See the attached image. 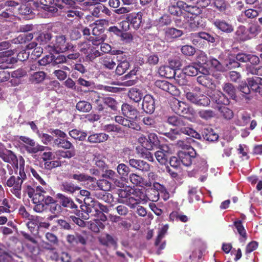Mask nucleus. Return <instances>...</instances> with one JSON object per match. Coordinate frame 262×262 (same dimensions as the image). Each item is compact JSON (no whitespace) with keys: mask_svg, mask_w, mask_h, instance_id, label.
<instances>
[{"mask_svg":"<svg viewBox=\"0 0 262 262\" xmlns=\"http://www.w3.org/2000/svg\"><path fill=\"white\" fill-rule=\"evenodd\" d=\"M186 74L182 71L179 74H177L175 70H173V77L177 83L180 85H185L187 83V80L186 78Z\"/></svg>","mask_w":262,"mask_h":262,"instance_id":"nucleus-49","label":"nucleus"},{"mask_svg":"<svg viewBox=\"0 0 262 262\" xmlns=\"http://www.w3.org/2000/svg\"><path fill=\"white\" fill-rule=\"evenodd\" d=\"M7 168L8 171L4 168H0V180L3 184H5L7 180V179L9 178V176L13 174V170L9 165H7Z\"/></svg>","mask_w":262,"mask_h":262,"instance_id":"nucleus-47","label":"nucleus"},{"mask_svg":"<svg viewBox=\"0 0 262 262\" xmlns=\"http://www.w3.org/2000/svg\"><path fill=\"white\" fill-rule=\"evenodd\" d=\"M169 219L171 221H180L183 223H186L188 221V218L186 215L180 214L178 211H172L170 213Z\"/></svg>","mask_w":262,"mask_h":262,"instance_id":"nucleus-53","label":"nucleus"},{"mask_svg":"<svg viewBox=\"0 0 262 262\" xmlns=\"http://www.w3.org/2000/svg\"><path fill=\"white\" fill-rule=\"evenodd\" d=\"M174 129L176 133L180 135L185 134L196 139L201 138L200 135L190 126L187 119L185 117L182 119L178 127Z\"/></svg>","mask_w":262,"mask_h":262,"instance_id":"nucleus-7","label":"nucleus"},{"mask_svg":"<svg viewBox=\"0 0 262 262\" xmlns=\"http://www.w3.org/2000/svg\"><path fill=\"white\" fill-rule=\"evenodd\" d=\"M178 156L182 164L187 167L190 166L195 159L196 152L195 150L190 151H179Z\"/></svg>","mask_w":262,"mask_h":262,"instance_id":"nucleus-13","label":"nucleus"},{"mask_svg":"<svg viewBox=\"0 0 262 262\" xmlns=\"http://www.w3.org/2000/svg\"><path fill=\"white\" fill-rule=\"evenodd\" d=\"M213 101L217 104L228 105L230 103L229 98L220 91H214L211 96Z\"/></svg>","mask_w":262,"mask_h":262,"instance_id":"nucleus-26","label":"nucleus"},{"mask_svg":"<svg viewBox=\"0 0 262 262\" xmlns=\"http://www.w3.org/2000/svg\"><path fill=\"white\" fill-rule=\"evenodd\" d=\"M108 137V135L105 133H94L88 137V141L91 143H99L106 141Z\"/></svg>","mask_w":262,"mask_h":262,"instance_id":"nucleus-29","label":"nucleus"},{"mask_svg":"<svg viewBox=\"0 0 262 262\" xmlns=\"http://www.w3.org/2000/svg\"><path fill=\"white\" fill-rule=\"evenodd\" d=\"M157 149H159L155 152V156L159 163L165 165L168 162L169 157V147L166 145H162Z\"/></svg>","mask_w":262,"mask_h":262,"instance_id":"nucleus-12","label":"nucleus"},{"mask_svg":"<svg viewBox=\"0 0 262 262\" xmlns=\"http://www.w3.org/2000/svg\"><path fill=\"white\" fill-rule=\"evenodd\" d=\"M56 196L59 200V204L63 208H65L67 211L74 214L77 216H80L82 213L79 209L78 205L75 203L71 198L62 193H57Z\"/></svg>","mask_w":262,"mask_h":262,"instance_id":"nucleus-4","label":"nucleus"},{"mask_svg":"<svg viewBox=\"0 0 262 262\" xmlns=\"http://www.w3.org/2000/svg\"><path fill=\"white\" fill-rule=\"evenodd\" d=\"M63 164V161H59L58 159L54 161H48L44 163L45 168L47 170H51L52 169L61 167Z\"/></svg>","mask_w":262,"mask_h":262,"instance_id":"nucleus-58","label":"nucleus"},{"mask_svg":"<svg viewBox=\"0 0 262 262\" xmlns=\"http://www.w3.org/2000/svg\"><path fill=\"white\" fill-rule=\"evenodd\" d=\"M212 5L217 10L222 12L227 8L228 3L226 0H212Z\"/></svg>","mask_w":262,"mask_h":262,"instance_id":"nucleus-52","label":"nucleus"},{"mask_svg":"<svg viewBox=\"0 0 262 262\" xmlns=\"http://www.w3.org/2000/svg\"><path fill=\"white\" fill-rule=\"evenodd\" d=\"M198 116L202 119L209 120L215 116L214 112L211 110H201L198 113Z\"/></svg>","mask_w":262,"mask_h":262,"instance_id":"nucleus-51","label":"nucleus"},{"mask_svg":"<svg viewBox=\"0 0 262 262\" xmlns=\"http://www.w3.org/2000/svg\"><path fill=\"white\" fill-rule=\"evenodd\" d=\"M247 29L250 39L255 37L260 32V26L257 24H252L250 25Z\"/></svg>","mask_w":262,"mask_h":262,"instance_id":"nucleus-59","label":"nucleus"},{"mask_svg":"<svg viewBox=\"0 0 262 262\" xmlns=\"http://www.w3.org/2000/svg\"><path fill=\"white\" fill-rule=\"evenodd\" d=\"M105 35H99L90 36L88 40L92 42V43L94 46H98L100 45L105 39Z\"/></svg>","mask_w":262,"mask_h":262,"instance_id":"nucleus-62","label":"nucleus"},{"mask_svg":"<svg viewBox=\"0 0 262 262\" xmlns=\"http://www.w3.org/2000/svg\"><path fill=\"white\" fill-rule=\"evenodd\" d=\"M49 133L56 138L54 140V145L64 149H70L74 147L73 144L68 139L67 134L59 129L51 128Z\"/></svg>","mask_w":262,"mask_h":262,"instance_id":"nucleus-3","label":"nucleus"},{"mask_svg":"<svg viewBox=\"0 0 262 262\" xmlns=\"http://www.w3.org/2000/svg\"><path fill=\"white\" fill-rule=\"evenodd\" d=\"M183 72L186 75L189 76H194L198 74L199 72H201L200 68L196 63L190 64L183 68Z\"/></svg>","mask_w":262,"mask_h":262,"instance_id":"nucleus-39","label":"nucleus"},{"mask_svg":"<svg viewBox=\"0 0 262 262\" xmlns=\"http://www.w3.org/2000/svg\"><path fill=\"white\" fill-rule=\"evenodd\" d=\"M202 134L203 138L209 142H214L219 139L218 134L211 128H205Z\"/></svg>","mask_w":262,"mask_h":262,"instance_id":"nucleus-31","label":"nucleus"},{"mask_svg":"<svg viewBox=\"0 0 262 262\" xmlns=\"http://www.w3.org/2000/svg\"><path fill=\"white\" fill-rule=\"evenodd\" d=\"M143 13L132 12L126 15V20L129 22L130 26L135 30L140 28L142 23Z\"/></svg>","mask_w":262,"mask_h":262,"instance_id":"nucleus-11","label":"nucleus"},{"mask_svg":"<svg viewBox=\"0 0 262 262\" xmlns=\"http://www.w3.org/2000/svg\"><path fill=\"white\" fill-rule=\"evenodd\" d=\"M81 214L82 219L87 220L90 216H100L101 220L105 221L106 216L102 212L106 209L105 206L102 205L97 201H91L90 203H87L85 199L84 200V204L80 205Z\"/></svg>","mask_w":262,"mask_h":262,"instance_id":"nucleus-1","label":"nucleus"},{"mask_svg":"<svg viewBox=\"0 0 262 262\" xmlns=\"http://www.w3.org/2000/svg\"><path fill=\"white\" fill-rule=\"evenodd\" d=\"M69 134L72 138L79 141L85 140L87 136L86 133L78 130L76 129L70 130Z\"/></svg>","mask_w":262,"mask_h":262,"instance_id":"nucleus-50","label":"nucleus"},{"mask_svg":"<svg viewBox=\"0 0 262 262\" xmlns=\"http://www.w3.org/2000/svg\"><path fill=\"white\" fill-rule=\"evenodd\" d=\"M200 73L201 75L197 77V82L206 88H212L213 83L211 76L208 74V71L203 68Z\"/></svg>","mask_w":262,"mask_h":262,"instance_id":"nucleus-19","label":"nucleus"},{"mask_svg":"<svg viewBox=\"0 0 262 262\" xmlns=\"http://www.w3.org/2000/svg\"><path fill=\"white\" fill-rule=\"evenodd\" d=\"M67 242L71 245L75 246L80 244L85 246L86 244V238L78 232L68 234L66 236Z\"/></svg>","mask_w":262,"mask_h":262,"instance_id":"nucleus-16","label":"nucleus"},{"mask_svg":"<svg viewBox=\"0 0 262 262\" xmlns=\"http://www.w3.org/2000/svg\"><path fill=\"white\" fill-rule=\"evenodd\" d=\"M221 114L223 117L226 120H230L233 117V111L226 106L220 107Z\"/></svg>","mask_w":262,"mask_h":262,"instance_id":"nucleus-63","label":"nucleus"},{"mask_svg":"<svg viewBox=\"0 0 262 262\" xmlns=\"http://www.w3.org/2000/svg\"><path fill=\"white\" fill-rule=\"evenodd\" d=\"M155 85L172 95H177L179 93V90L176 86L166 80H157Z\"/></svg>","mask_w":262,"mask_h":262,"instance_id":"nucleus-14","label":"nucleus"},{"mask_svg":"<svg viewBox=\"0 0 262 262\" xmlns=\"http://www.w3.org/2000/svg\"><path fill=\"white\" fill-rule=\"evenodd\" d=\"M240 65L235 57H228L224 61V69L226 67L229 70L234 69L239 67Z\"/></svg>","mask_w":262,"mask_h":262,"instance_id":"nucleus-42","label":"nucleus"},{"mask_svg":"<svg viewBox=\"0 0 262 262\" xmlns=\"http://www.w3.org/2000/svg\"><path fill=\"white\" fill-rule=\"evenodd\" d=\"M194 36L195 37L204 39L207 41L208 42L212 43H215L217 39V37H215L214 36L206 32H200L199 33H195Z\"/></svg>","mask_w":262,"mask_h":262,"instance_id":"nucleus-43","label":"nucleus"},{"mask_svg":"<svg viewBox=\"0 0 262 262\" xmlns=\"http://www.w3.org/2000/svg\"><path fill=\"white\" fill-rule=\"evenodd\" d=\"M76 109L80 112L88 113L92 110V105L88 101L81 100L77 103Z\"/></svg>","mask_w":262,"mask_h":262,"instance_id":"nucleus-41","label":"nucleus"},{"mask_svg":"<svg viewBox=\"0 0 262 262\" xmlns=\"http://www.w3.org/2000/svg\"><path fill=\"white\" fill-rule=\"evenodd\" d=\"M97 187H99L100 190L104 191H107L111 189L112 187V184L108 181L105 179H99L95 182H93L89 185V189L92 190L96 189Z\"/></svg>","mask_w":262,"mask_h":262,"instance_id":"nucleus-22","label":"nucleus"},{"mask_svg":"<svg viewBox=\"0 0 262 262\" xmlns=\"http://www.w3.org/2000/svg\"><path fill=\"white\" fill-rule=\"evenodd\" d=\"M183 34L182 30L174 28H168L165 30V37L167 40H170L181 36Z\"/></svg>","mask_w":262,"mask_h":262,"instance_id":"nucleus-34","label":"nucleus"},{"mask_svg":"<svg viewBox=\"0 0 262 262\" xmlns=\"http://www.w3.org/2000/svg\"><path fill=\"white\" fill-rule=\"evenodd\" d=\"M129 98L136 103H139L143 97V93L141 90L136 88H131L128 93Z\"/></svg>","mask_w":262,"mask_h":262,"instance_id":"nucleus-35","label":"nucleus"},{"mask_svg":"<svg viewBox=\"0 0 262 262\" xmlns=\"http://www.w3.org/2000/svg\"><path fill=\"white\" fill-rule=\"evenodd\" d=\"M169 105L172 111L179 115H192L193 113V110L191 107L175 98L170 99Z\"/></svg>","mask_w":262,"mask_h":262,"instance_id":"nucleus-5","label":"nucleus"},{"mask_svg":"<svg viewBox=\"0 0 262 262\" xmlns=\"http://www.w3.org/2000/svg\"><path fill=\"white\" fill-rule=\"evenodd\" d=\"M233 225L236 229L238 234L244 238V239H246L247 238V233L246 230L242 224V221L241 220L234 221Z\"/></svg>","mask_w":262,"mask_h":262,"instance_id":"nucleus-60","label":"nucleus"},{"mask_svg":"<svg viewBox=\"0 0 262 262\" xmlns=\"http://www.w3.org/2000/svg\"><path fill=\"white\" fill-rule=\"evenodd\" d=\"M55 154L57 159L61 161L62 159L70 160L74 157L76 155V151L74 147H73L70 149L58 150L56 151Z\"/></svg>","mask_w":262,"mask_h":262,"instance_id":"nucleus-27","label":"nucleus"},{"mask_svg":"<svg viewBox=\"0 0 262 262\" xmlns=\"http://www.w3.org/2000/svg\"><path fill=\"white\" fill-rule=\"evenodd\" d=\"M142 107L143 111L147 114H152L155 110V102L150 95H146L143 98Z\"/></svg>","mask_w":262,"mask_h":262,"instance_id":"nucleus-18","label":"nucleus"},{"mask_svg":"<svg viewBox=\"0 0 262 262\" xmlns=\"http://www.w3.org/2000/svg\"><path fill=\"white\" fill-rule=\"evenodd\" d=\"M247 80L251 91L255 93L262 84V78L258 77L249 78Z\"/></svg>","mask_w":262,"mask_h":262,"instance_id":"nucleus-33","label":"nucleus"},{"mask_svg":"<svg viewBox=\"0 0 262 262\" xmlns=\"http://www.w3.org/2000/svg\"><path fill=\"white\" fill-rule=\"evenodd\" d=\"M212 24L216 29L226 33H231L234 31L233 26L224 19H215Z\"/></svg>","mask_w":262,"mask_h":262,"instance_id":"nucleus-17","label":"nucleus"},{"mask_svg":"<svg viewBox=\"0 0 262 262\" xmlns=\"http://www.w3.org/2000/svg\"><path fill=\"white\" fill-rule=\"evenodd\" d=\"M223 90L230 98L234 99L236 97L235 89L233 85L230 83H226L223 86Z\"/></svg>","mask_w":262,"mask_h":262,"instance_id":"nucleus-48","label":"nucleus"},{"mask_svg":"<svg viewBox=\"0 0 262 262\" xmlns=\"http://www.w3.org/2000/svg\"><path fill=\"white\" fill-rule=\"evenodd\" d=\"M171 22V19L170 16L168 15L164 14L159 18L157 21V26L159 27H162L164 26L169 25Z\"/></svg>","mask_w":262,"mask_h":262,"instance_id":"nucleus-64","label":"nucleus"},{"mask_svg":"<svg viewBox=\"0 0 262 262\" xmlns=\"http://www.w3.org/2000/svg\"><path fill=\"white\" fill-rule=\"evenodd\" d=\"M101 63L104 68L108 70H113L116 65L114 58L110 55H105L102 57Z\"/></svg>","mask_w":262,"mask_h":262,"instance_id":"nucleus-37","label":"nucleus"},{"mask_svg":"<svg viewBox=\"0 0 262 262\" xmlns=\"http://www.w3.org/2000/svg\"><path fill=\"white\" fill-rule=\"evenodd\" d=\"M121 111L124 117L132 119L134 117L136 118L138 114L137 110L128 103H123L122 105Z\"/></svg>","mask_w":262,"mask_h":262,"instance_id":"nucleus-25","label":"nucleus"},{"mask_svg":"<svg viewBox=\"0 0 262 262\" xmlns=\"http://www.w3.org/2000/svg\"><path fill=\"white\" fill-rule=\"evenodd\" d=\"M147 142L149 143V147H148L149 150L157 148L161 145L157 135L155 133H151L148 135Z\"/></svg>","mask_w":262,"mask_h":262,"instance_id":"nucleus-38","label":"nucleus"},{"mask_svg":"<svg viewBox=\"0 0 262 262\" xmlns=\"http://www.w3.org/2000/svg\"><path fill=\"white\" fill-rule=\"evenodd\" d=\"M248 32L245 26L243 25L238 26L235 32L236 38L242 41L250 39V37L249 36Z\"/></svg>","mask_w":262,"mask_h":262,"instance_id":"nucleus-32","label":"nucleus"},{"mask_svg":"<svg viewBox=\"0 0 262 262\" xmlns=\"http://www.w3.org/2000/svg\"><path fill=\"white\" fill-rule=\"evenodd\" d=\"M69 178L77 181L78 182H87V185H89V183L91 184L92 182L96 181V178L84 173H80L79 172L70 174Z\"/></svg>","mask_w":262,"mask_h":262,"instance_id":"nucleus-24","label":"nucleus"},{"mask_svg":"<svg viewBox=\"0 0 262 262\" xmlns=\"http://www.w3.org/2000/svg\"><path fill=\"white\" fill-rule=\"evenodd\" d=\"M52 44L54 50L58 53L64 52L73 48V45L67 42L66 37L62 34L56 36L55 42Z\"/></svg>","mask_w":262,"mask_h":262,"instance_id":"nucleus-9","label":"nucleus"},{"mask_svg":"<svg viewBox=\"0 0 262 262\" xmlns=\"http://www.w3.org/2000/svg\"><path fill=\"white\" fill-rule=\"evenodd\" d=\"M104 225L100 220H94L91 221L89 225V229L95 233H98L100 230L104 228Z\"/></svg>","mask_w":262,"mask_h":262,"instance_id":"nucleus-44","label":"nucleus"},{"mask_svg":"<svg viewBox=\"0 0 262 262\" xmlns=\"http://www.w3.org/2000/svg\"><path fill=\"white\" fill-rule=\"evenodd\" d=\"M46 76V73L44 72H35L31 76L30 80L33 83H38L43 81Z\"/></svg>","mask_w":262,"mask_h":262,"instance_id":"nucleus-55","label":"nucleus"},{"mask_svg":"<svg viewBox=\"0 0 262 262\" xmlns=\"http://www.w3.org/2000/svg\"><path fill=\"white\" fill-rule=\"evenodd\" d=\"M129 179L130 181L134 185L140 187H149L150 183L145 181V179L136 173H132L129 174Z\"/></svg>","mask_w":262,"mask_h":262,"instance_id":"nucleus-28","label":"nucleus"},{"mask_svg":"<svg viewBox=\"0 0 262 262\" xmlns=\"http://www.w3.org/2000/svg\"><path fill=\"white\" fill-rule=\"evenodd\" d=\"M126 162L132 167L143 172L148 171L150 169V165L143 160L130 158L128 157V161Z\"/></svg>","mask_w":262,"mask_h":262,"instance_id":"nucleus-15","label":"nucleus"},{"mask_svg":"<svg viewBox=\"0 0 262 262\" xmlns=\"http://www.w3.org/2000/svg\"><path fill=\"white\" fill-rule=\"evenodd\" d=\"M54 0H35L34 5L36 7H41L45 10L52 14L57 12L56 6L52 5Z\"/></svg>","mask_w":262,"mask_h":262,"instance_id":"nucleus-21","label":"nucleus"},{"mask_svg":"<svg viewBox=\"0 0 262 262\" xmlns=\"http://www.w3.org/2000/svg\"><path fill=\"white\" fill-rule=\"evenodd\" d=\"M102 100L103 104L107 105L114 111L117 110L118 103L115 99L112 97H103Z\"/></svg>","mask_w":262,"mask_h":262,"instance_id":"nucleus-61","label":"nucleus"},{"mask_svg":"<svg viewBox=\"0 0 262 262\" xmlns=\"http://www.w3.org/2000/svg\"><path fill=\"white\" fill-rule=\"evenodd\" d=\"M187 22L191 31H195L199 27H204L202 18L200 16H190Z\"/></svg>","mask_w":262,"mask_h":262,"instance_id":"nucleus-30","label":"nucleus"},{"mask_svg":"<svg viewBox=\"0 0 262 262\" xmlns=\"http://www.w3.org/2000/svg\"><path fill=\"white\" fill-rule=\"evenodd\" d=\"M10 82L13 86L21 83V78L27 75V72L23 69H18L11 73Z\"/></svg>","mask_w":262,"mask_h":262,"instance_id":"nucleus-23","label":"nucleus"},{"mask_svg":"<svg viewBox=\"0 0 262 262\" xmlns=\"http://www.w3.org/2000/svg\"><path fill=\"white\" fill-rule=\"evenodd\" d=\"M93 162L95 163V165L99 168L102 172H103L104 170L108 167V165L106 164L105 161L102 159L100 155L95 156L93 159Z\"/></svg>","mask_w":262,"mask_h":262,"instance_id":"nucleus-56","label":"nucleus"},{"mask_svg":"<svg viewBox=\"0 0 262 262\" xmlns=\"http://www.w3.org/2000/svg\"><path fill=\"white\" fill-rule=\"evenodd\" d=\"M103 130L108 133H114L116 134H119L122 132V127L119 125L114 123L104 125L103 126Z\"/></svg>","mask_w":262,"mask_h":262,"instance_id":"nucleus-45","label":"nucleus"},{"mask_svg":"<svg viewBox=\"0 0 262 262\" xmlns=\"http://www.w3.org/2000/svg\"><path fill=\"white\" fill-rule=\"evenodd\" d=\"M184 117L175 115L168 116L167 118V122L173 126L177 128L181 122L182 121Z\"/></svg>","mask_w":262,"mask_h":262,"instance_id":"nucleus-57","label":"nucleus"},{"mask_svg":"<svg viewBox=\"0 0 262 262\" xmlns=\"http://www.w3.org/2000/svg\"><path fill=\"white\" fill-rule=\"evenodd\" d=\"M116 67L115 73L119 76L122 75L129 69L130 64L129 62H119Z\"/></svg>","mask_w":262,"mask_h":262,"instance_id":"nucleus-54","label":"nucleus"},{"mask_svg":"<svg viewBox=\"0 0 262 262\" xmlns=\"http://www.w3.org/2000/svg\"><path fill=\"white\" fill-rule=\"evenodd\" d=\"M27 179V176L24 170V164H20L19 176H11L7 179L5 185L9 187H12L11 192L17 198H21V185Z\"/></svg>","mask_w":262,"mask_h":262,"instance_id":"nucleus-2","label":"nucleus"},{"mask_svg":"<svg viewBox=\"0 0 262 262\" xmlns=\"http://www.w3.org/2000/svg\"><path fill=\"white\" fill-rule=\"evenodd\" d=\"M118 173L120 176L121 178L125 180H126L130 169L126 165L123 163L119 164L117 167Z\"/></svg>","mask_w":262,"mask_h":262,"instance_id":"nucleus-46","label":"nucleus"},{"mask_svg":"<svg viewBox=\"0 0 262 262\" xmlns=\"http://www.w3.org/2000/svg\"><path fill=\"white\" fill-rule=\"evenodd\" d=\"M53 33L51 30H47L39 33L36 38V41L40 45H47L51 46L50 45L53 43Z\"/></svg>","mask_w":262,"mask_h":262,"instance_id":"nucleus-20","label":"nucleus"},{"mask_svg":"<svg viewBox=\"0 0 262 262\" xmlns=\"http://www.w3.org/2000/svg\"><path fill=\"white\" fill-rule=\"evenodd\" d=\"M61 189L63 191L70 194H73L76 191L79 190L80 188L71 182L65 181L62 183Z\"/></svg>","mask_w":262,"mask_h":262,"instance_id":"nucleus-36","label":"nucleus"},{"mask_svg":"<svg viewBox=\"0 0 262 262\" xmlns=\"http://www.w3.org/2000/svg\"><path fill=\"white\" fill-rule=\"evenodd\" d=\"M19 3L14 1H7L0 3V9H5V11L0 14V16L7 18L13 15L14 10Z\"/></svg>","mask_w":262,"mask_h":262,"instance_id":"nucleus-10","label":"nucleus"},{"mask_svg":"<svg viewBox=\"0 0 262 262\" xmlns=\"http://www.w3.org/2000/svg\"><path fill=\"white\" fill-rule=\"evenodd\" d=\"M185 96L188 101L198 106H207L210 103V99L203 94L189 92Z\"/></svg>","mask_w":262,"mask_h":262,"instance_id":"nucleus-8","label":"nucleus"},{"mask_svg":"<svg viewBox=\"0 0 262 262\" xmlns=\"http://www.w3.org/2000/svg\"><path fill=\"white\" fill-rule=\"evenodd\" d=\"M18 139L23 142L29 146H26L25 149L29 154H35L39 151H43L46 149L49 148L48 146L41 145L36 143L35 141L28 137L25 136H20Z\"/></svg>","mask_w":262,"mask_h":262,"instance_id":"nucleus-6","label":"nucleus"},{"mask_svg":"<svg viewBox=\"0 0 262 262\" xmlns=\"http://www.w3.org/2000/svg\"><path fill=\"white\" fill-rule=\"evenodd\" d=\"M88 53L85 55V59L86 61H93L97 57H100L102 53L99 52L98 48L92 46L88 51Z\"/></svg>","mask_w":262,"mask_h":262,"instance_id":"nucleus-40","label":"nucleus"}]
</instances>
